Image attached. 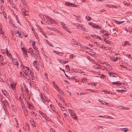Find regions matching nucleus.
I'll return each mask as SVG.
<instances>
[{
	"label": "nucleus",
	"instance_id": "52",
	"mask_svg": "<svg viewBox=\"0 0 132 132\" xmlns=\"http://www.w3.org/2000/svg\"><path fill=\"white\" fill-rule=\"evenodd\" d=\"M99 27V26L98 25L95 26V27H94V28H98V27Z\"/></svg>",
	"mask_w": 132,
	"mask_h": 132
},
{
	"label": "nucleus",
	"instance_id": "51",
	"mask_svg": "<svg viewBox=\"0 0 132 132\" xmlns=\"http://www.w3.org/2000/svg\"><path fill=\"white\" fill-rule=\"evenodd\" d=\"M32 45L33 46H34V45L35 44V42H34V41L33 42H32Z\"/></svg>",
	"mask_w": 132,
	"mask_h": 132
},
{
	"label": "nucleus",
	"instance_id": "49",
	"mask_svg": "<svg viewBox=\"0 0 132 132\" xmlns=\"http://www.w3.org/2000/svg\"><path fill=\"white\" fill-rule=\"evenodd\" d=\"M27 103L28 105V106L29 105H30V102L28 101H27Z\"/></svg>",
	"mask_w": 132,
	"mask_h": 132
},
{
	"label": "nucleus",
	"instance_id": "2",
	"mask_svg": "<svg viewBox=\"0 0 132 132\" xmlns=\"http://www.w3.org/2000/svg\"><path fill=\"white\" fill-rule=\"evenodd\" d=\"M109 75H110V77H117V76H118V75L116 73H112L110 72L109 73Z\"/></svg>",
	"mask_w": 132,
	"mask_h": 132
},
{
	"label": "nucleus",
	"instance_id": "40",
	"mask_svg": "<svg viewBox=\"0 0 132 132\" xmlns=\"http://www.w3.org/2000/svg\"><path fill=\"white\" fill-rule=\"evenodd\" d=\"M16 60H14V62L16 63H14V64L15 65H18V63H17L16 62H15V61H16Z\"/></svg>",
	"mask_w": 132,
	"mask_h": 132
},
{
	"label": "nucleus",
	"instance_id": "50",
	"mask_svg": "<svg viewBox=\"0 0 132 132\" xmlns=\"http://www.w3.org/2000/svg\"><path fill=\"white\" fill-rule=\"evenodd\" d=\"M2 24H0V30H2Z\"/></svg>",
	"mask_w": 132,
	"mask_h": 132
},
{
	"label": "nucleus",
	"instance_id": "62",
	"mask_svg": "<svg viewBox=\"0 0 132 132\" xmlns=\"http://www.w3.org/2000/svg\"><path fill=\"white\" fill-rule=\"evenodd\" d=\"M13 108H12L13 110H15V106H13Z\"/></svg>",
	"mask_w": 132,
	"mask_h": 132
},
{
	"label": "nucleus",
	"instance_id": "16",
	"mask_svg": "<svg viewBox=\"0 0 132 132\" xmlns=\"http://www.w3.org/2000/svg\"><path fill=\"white\" fill-rule=\"evenodd\" d=\"M3 107L4 108V111H5V113H7V109L6 108V106L5 105H4L3 106Z\"/></svg>",
	"mask_w": 132,
	"mask_h": 132
},
{
	"label": "nucleus",
	"instance_id": "11",
	"mask_svg": "<svg viewBox=\"0 0 132 132\" xmlns=\"http://www.w3.org/2000/svg\"><path fill=\"white\" fill-rule=\"evenodd\" d=\"M90 36L95 38L96 39H98V36L97 35H91Z\"/></svg>",
	"mask_w": 132,
	"mask_h": 132
},
{
	"label": "nucleus",
	"instance_id": "4",
	"mask_svg": "<svg viewBox=\"0 0 132 132\" xmlns=\"http://www.w3.org/2000/svg\"><path fill=\"white\" fill-rule=\"evenodd\" d=\"M2 93L5 96H8V93L5 90H2Z\"/></svg>",
	"mask_w": 132,
	"mask_h": 132
},
{
	"label": "nucleus",
	"instance_id": "8",
	"mask_svg": "<svg viewBox=\"0 0 132 132\" xmlns=\"http://www.w3.org/2000/svg\"><path fill=\"white\" fill-rule=\"evenodd\" d=\"M22 14L24 16H28V15L27 12L24 10L23 11Z\"/></svg>",
	"mask_w": 132,
	"mask_h": 132
},
{
	"label": "nucleus",
	"instance_id": "53",
	"mask_svg": "<svg viewBox=\"0 0 132 132\" xmlns=\"http://www.w3.org/2000/svg\"><path fill=\"white\" fill-rule=\"evenodd\" d=\"M104 93L105 94H107V93H108V92L106 91V90H104Z\"/></svg>",
	"mask_w": 132,
	"mask_h": 132
},
{
	"label": "nucleus",
	"instance_id": "9",
	"mask_svg": "<svg viewBox=\"0 0 132 132\" xmlns=\"http://www.w3.org/2000/svg\"><path fill=\"white\" fill-rule=\"evenodd\" d=\"M114 22L116 24H119L120 23H121L123 22H124V21H122L121 22H119V21L117 20H114Z\"/></svg>",
	"mask_w": 132,
	"mask_h": 132
},
{
	"label": "nucleus",
	"instance_id": "35",
	"mask_svg": "<svg viewBox=\"0 0 132 132\" xmlns=\"http://www.w3.org/2000/svg\"><path fill=\"white\" fill-rule=\"evenodd\" d=\"M52 83H53V86H54L55 87V85H56V83L54 81H53V82Z\"/></svg>",
	"mask_w": 132,
	"mask_h": 132
},
{
	"label": "nucleus",
	"instance_id": "18",
	"mask_svg": "<svg viewBox=\"0 0 132 132\" xmlns=\"http://www.w3.org/2000/svg\"><path fill=\"white\" fill-rule=\"evenodd\" d=\"M31 115L32 116H34V115H35V117H36V114H35V113L34 112H31Z\"/></svg>",
	"mask_w": 132,
	"mask_h": 132
},
{
	"label": "nucleus",
	"instance_id": "58",
	"mask_svg": "<svg viewBox=\"0 0 132 132\" xmlns=\"http://www.w3.org/2000/svg\"><path fill=\"white\" fill-rule=\"evenodd\" d=\"M80 25L81 24H76V26H77V27H80Z\"/></svg>",
	"mask_w": 132,
	"mask_h": 132
},
{
	"label": "nucleus",
	"instance_id": "34",
	"mask_svg": "<svg viewBox=\"0 0 132 132\" xmlns=\"http://www.w3.org/2000/svg\"><path fill=\"white\" fill-rule=\"evenodd\" d=\"M3 57H0V61L1 62H2L4 60V59L3 58Z\"/></svg>",
	"mask_w": 132,
	"mask_h": 132
},
{
	"label": "nucleus",
	"instance_id": "12",
	"mask_svg": "<svg viewBox=\"0 0 132 132\" xmlns=\"http://www.w3.org/2000/svg\"><path fill=\"white\" fill-rule=\"evenodd\" d=\"M30 122L31 123V124H32V125H33L34 126V125H35L34 126L35 127L36 126V125H35V122H34V121L32 120H30Z\"/></svg>",
	"mask_w": 132,
	"mask_h": 132
},
{
	"label": "nucleus",
	"instance_id": "24",
	"mask_svg": "<svg viewBox=\"0 0 132 132\" xmlns=\"http://www.w3.org/2000/svg\"><path fill=\"white\" fill-rule=\"evenodd\" d=\"M7 63V62H4L3 63H1V66H2L3 65H5Z\"/></svg>",
	"mask_w": 132,
	"mask_h": 132
},
{
	"label": "nucleus",
	"instance_id": "32",
	"mask_svg": "<svg viewBox=\"0 0 132 132\" xmlns=\"http://www.w3.org/2000/svg\"><path fill=\"white\" fill-rule=\"evenodd\" d=\"M11 86L12 88H13V89H14L15 88V87L14 85L13 84H11Z\"/></svg>",
	"mask_w": 132,
	"mask_h": 132
},
{
	"label": "nucleus",
	"instance_id": "44",
	"mask_svg": "<svg viewBox=\"0 0 132 132\" xmlns=\"http://www.w3.org/2000/svg\"><path fill=\"white\" fill-rule=\"evenodd\" d=\"M4 33L3 32V30L2 29V30H0V34H3Z\"/></svg>",
	"mask_w": 132,
	"mask_h": 132
},
{
	"label": "nucleus",
	"instance_id": "30",
	"mask_svg": "<svg viewBox=\"0 0 132 132\" xmlns=\"http://www.w3.org/2000/svg\"><path fill=\"white\" fill-rule=\"evenodd\" d=\"M63 60H62L60 59V60H59V61L60 63H63L64 62L63 61Z\"/></svg>",
	"mask_w": 132,
	"mask_h": 132
},
{
	"label": "nucleus",
	"instance_id": "7",
	"mask_svg": "<svg viewBox=\"0 0 132 132\" xmlns=\"http://www.w3.org/2000/svg\"><path fill=\"white\" fill-rule=\"evenodd\" d=\"M55 88L59 93H60L61 94H62L63 93L62 92V91L57 86H56L55 87Z\"/></svg>",
	"mask_w": 132,
	"mask_h": 132
},
{
	"label": "nucleus",
	"instance_id": "25",
	"mask_svg": "<svg viewBox=\"0 0 132 132\" xmlns=\"http://www.w3.org/2000/svg\"><path fill=\"white\" fill-rule=\"evenodd\" d=\"M61 24L63 26V28H64V27H65L64 26H65V24L63 22H61Z\"/></svg>",
	"mask_w": 132,
	"mask_h": 132
},
{
	"label": "nucleus",
	"instance_id": "29",
	"mask_svg": "<svg viewBox=\"0 0 132 132\" xmlns=\"http://www.w3.org/2000/svg\"><path fill=\"white\" fill-rule=\"evenodd\" d=\"M65 68L66 69H68L69 70H70V69H69V65H66L65 66Z\"/></svg>",
	"mask_w": 132,
	"mask_h": 132
},
{
	"label": "nucleus",
	"instance_id": "37",
	"mask_svg": "<svg viewBox=\"0 0 132 132\" xmlns=\"http://www.w3.org/2000/svg\"><path fill=\"white\" fill-rule=\"evenodd\" d=\"M68 111L70 112V113L71 114V112H74V111H72V110H71L70 109H69Z\"/></svg>",
	"mask_w": 132,
	"mask_h": 132
},
{
	"label": "nucleus",
	"instance_id": "48",
	"mask_svg": "<svg viewBox=\"0 0 132 132\" xmlns=\"http://www.w3.org/2000/svg\"><path fill=\"white\" fill-rule=\"evenodd\" d=\"M70 58L72 59L74 57V56L73 55H70Z\"/></svg>",
	"mask_w": 132,
	"mask_h": 132
},
{
	"label": "nucleus",
	"instance_id": "38",
	"mask_svg": "<svg viewBox=\"0 0 132 132\" xmlns=\"http://www.w3.org/2000/svg\"><path fill=\"white\" fill-rule=\"evenodd\" d=\"M61 110L62 111H64L65 110V109L64 107H61Z\"/></svg>",
	"mask_w": 132,
	"mask_h": 132
},
{
	"label": "nucleus",
	"instance_id": "31",
	"mask_svg": "<svg viewBox=\"0 0 132 132\" xmlns=\"http://www.w3.org/2000/svg\"><path fill=\"white\" fill-rule=\"evenodd\" d=\"M87 80V79H82L81 80V81H82V82H85V81Z\"/></svg>",
	"mask_w": 132,
	"mask_h": 132
},
{
	"label": "nucleus",
	"instance_id": "56",
	"mask_svg": "<svg viewBox=\"0 0 132 132\" xmlns=\"http://www.w3.org/2000/svg\"><path fill=\"white\" fill-rule=\"evenodd\" d=\"M2 13L4 15L5 14V13L4 11H2Z\"/></svg>",
	"mask_w": 132,
	"mask_h": 132
},
{
	"label": "nucleus",
	"instance_id": "22",
	"mask_svg": "<svg viewBox=\"0 0 132 132\" xmlns=\"http://www.w3.org/2000/svg\"><path fill=\"white\" fill-rule=\"evenodd\" d=\"M48 29L55 31H56L57 30H56L54 28H49Z\"/></svg>",
	"mask_w": 132,
	"mask_h": 132
},
{
	"label": "nucleus",
	"instance_id": "41",
	"mask_svg": "<svg viewBox=\"0 0 132 132\" xmlns=\"http://www.w3.org/2000/svg\"><path fill=\"white\" fill-rule=\"evenodd\" d=\"M21 67H23L24 69L26 68L27 67H26L25 66H24L23 65H21Z\"/></svg>",
	"mask_w": 132,
	"mask_h": 132
},
{
	"label": "nucleus",
	"instance_id": "55",
	"mask_svg": "<svg viewBox=\"0 0 132 132\" xmlns=\"http://www.w3.org/2000/svg\"><path fill=\"white\" fill-rule=\"evenodd\" d=\"M26 92L27 93H28V92L29 91L28 90V89H27V88H26Z\"/></svg>",
	"mask_w": 132,
	"mask_h": 132
},
{
	"label": "nucleus",
	"instance_id": "59",
	"mask_svg": "<svg viewBox=\"0 0 132 132\" xmlns=\"http://www.w3.org/2000/svg\"><path fill=\"white\" fill-rule=\"evenodd\" d=\"M94 44H96V45H97V46H98V45H99V44H97V42H94Z\"/></svg>",
	"mask_w": 132,
	"mask_h": 132
},
{
	"label": "nucleus",
	"instance_id": "17",
	"mask_svg": "<svg viewBox=\"0 0 132 132\" xmlns=\"http://www.w3.org/2000/svg\"><path fill=\"white\" fill-rule=\"evenodd\" d=\"M89 24L94 28L95 27V24L91 22L89 23Z\"/></svg>",
	"mask_w": 132,
	"mask_h": 132
},
{
	"label": "nucleus",
	"instance_id": "10",
	"mask_svg": "<svg viewBox=\"0 0 132 132\" xmlns=\"http://www.w3.org/2000/svg\"><path fill=\"white\" fill-rule=\"evenodd\" d=\"M46 18L47 17V18H48V20L49 21H51L52 22H53L54 23L55 22H54V20L53 19H52L50 18L49 17H48V16H46Z\"/></svg>",
	"mask_w": 132,
	"mask_h": 132
},
{
	"label": "nucleus",
	"instance_id": "26",
	"mask_svg": "<svg viewBox=\"0 0 132 132\" xmlns=\"http://www.w3.org/2000/svg\"><path fill=\"white\" fill-rule=\"evenodd\" d=\"M122 109H126L127 110H128L129 109V108H128L127 107L126 108L125 107H123L122 108Z\"/></svg>",
	"mask_w": 132,
	"mask_h": 132
},
{
	"label": "nucleus",
	"instance_id": "20",
	"mask_svg": "<svg viewBox=\"0 0 132 132\" xmlns=\"http://www.w3.org/2000/svg\"><path fill=\"white\" fill-rule=\"evenodd\" d=\"M44 97L45 98V99L44 100V101H43V100H42L43 101V102H49L50 101V100H46V99L47 98L45 96H44Z\"/></svg>",
	"mask_w": 132,
	"mask_h": 132
},
{
	"label": "nucleus",
	"instance_id": "5",
	"mask_svg": "<svg viewBox=\"0 0 132 132\" xmlns=\"http://www.w3.org/2000/svg\"><path fill=\"white\" fill-rule=\"evenodd\" d=\"M111 82L112 84H117L118 85H121V83L119 82H120L119 81H116L115 82H112V81H110Z\"/></svg>",
	"mask_w": 132,
	"mask_h": 132
},
{
	"label": "nucleus",
	"instance_id": "63",
	"mask_svg": "<svg viewBox=\"0 0 132 132\" xmlns=\"http://www.w3.org/2000/svg\"><path fill=\"white\" fill-rule=\"evenodd\" d=\"M71 79L74 80L76 78H75V77H71Z\"/></svg>",
	"mask_w": 132,
	"mask_h": 132
},
{
	"label": "nucleus",
	"instance_id": "27",
	"mask_svg": "<svg viewBox=\"0 0 132 132\" xmlns=\"http://www.w3.org/2000/svg\"><path fill=\"white\" fill-rule=\"evenodd\" d=\"M0 9L2 10H3L4 11V7L2 6H1L0 7Z\"/></svg>",
	"mask_w": 132,
	"mask_h": 132
},
{
	"label": "nucleus",
	"instance_id": "33",
	"mask_svg": "<svg viewBox=\"0 0 132 132\" xmlns=\"http://www.w3.org/2000/svg\"><path fill=\"white\" fill-rule=\"evenodd\" d=\"M118 59V57H117L116 58H114L113 59L114 61V62L116 61L117 59Z\"/></svg>",
	"mask_w": 132,
	"mask_h": 132
},
{
	"label": "nucleus",
	"instance_id": "21",
	"mask_svg": "<svg viewBox=\"0 0 132 132\" xmlns=\"http://www.w3.org/2000/svg\"><path fill=\"white\" fill-rule=\"evenodd\" d=\"M36 63H37V62H36V61H35L34 62L33 64H34V65L35 67H36V68L37 67V65H36Z\"/></svg>",
	"mask_w": 132,
	"mask_h": 132
},
{
	"label": "nucleus",
	"instance_id": "1",
	"mask_svg": "<svg viewBox=\"0 0 132 132\" xmlns=\"http://www.w3.org/2000/svg\"><path fill=\"white\" fill-rule=\"evenodd\" d=\"M65 4L67 6H71L73 7H76L77 5L75 4L69 2H67L65 3Z\"/></svg>",
	"mask_w": 132,
	"mask_h": 132
},
{
	"label": "nucleus",
	"instance_id": "23",
	"mask_svg": "<svg viewBox=\"0 0 132 132\" xmlns=\"http://www.w3.org/2000/svg\"><path fill=\"white\" fill-rule=\"evenodd\" d=\"M31 52L32 53H33V50L31 48H29V52Z\"/></svg>",
	"mask_w": 132,
	"mask_h": 132
},
{
	"label": "nucleus",
	"instance_id": "57",
	"mask_svg": "<svg viewBox=\"0 0 132 132\" xmlns=\"http://www.w3.org/2000/svg\"><path fill=\"white\" fill-rule=\"evenodd\" d=\"M127 44V43H126V42H125L123 46H125Z\"/></svg>",
	"mask_w": 132,
	"mask_h": 132
},
{
	"label": "nucleus",
	"instance_id": "64",
	"mask_svg": "<svg viewBox=\"0 0 132 132\" xmlns=\"http://www.w3.org/2000/svg\"><path fill=\"white\" fill-rule=\"evenodd\" d=\"M105 11V10H104L102 9L100 11V12H103Z\"/></svg>",
	"mask_w": 132,
	"mask_h": 132
},
{
	"label": "nucleus",
	"instance_id": "60",
	"mask_svg": "<svg viewBox=\"0 0 132 132\" xmlns=\"http://www.w3.org/2000/svg\"><path fill=\"white\" fill-rule=\"evenodd\" d=\"M17 33L18 34H19V35H18L19 36H19H20L21 35V33L20 32V33L19 32V31H18V32H17Z\"/></svg>",
	"mask_w": 132,
	"mask_h": 132
},
{
	"label": "nucleus",
	"instance_id": "6",
	"mask_svg": "<svg viewBox=\"0 0 132 132\" xmlns=\"http://www.w3.org/2000/svg\"><path fill=\"white\" fill-rule=\"evenodd\" d=\"M39 113H40L42 115V116L43 117H45V119H46V115L45 114H44V113H43V112L39 110Z\"/></svg>",
	"mask_w": 132,
	"mask_h": 132
},
{
	"label": "nucleus",
	"instance_id": "14",
	"mask_svg": "<svg viewBox=\"0 0 132 132\" xmlns=\"http://www.w3.org/2000/svg\"><path fill=\"white\" fill-rule=\"evenodd\" d=\"M121 129H123L122 130L124 131L125 132H126L128 130V128H121Z\"/></svg>",
	"mask_w": 132,
	"mask_h": 132
},
{
	"label": "nucleus",
	"instance_id": "45",
	"mask_svg": "<svg viewBox=\"0 0 132 132\" xmlns=\"http://www.w3.org/2000/svg\"><path fill=\"white\" fill-rule=\"evenodd\" d=\"M80 27L82 29H83V25L81 24Z\"/></svg>",
	"mask_w": 132,
	"mask_h": 132
},
{
	"label": "nucleus",
	"instance_id": "15",
	"mask_svg": "<svg viewBox=\"0 0 132 132\" xmlns=\"http://www.w3.org/2000/svg\"><path fill=\"white\" fill-rule=\"evenodd\" d=\"M86 19L88 21H90L91 19V18L88 16H86Z\"/></svg>",
	"mask_w": 132,
	"mask_h": 132
},
{
	"label": "nucleus",
	"instance_id": "19",
	"mask_svg": "<svg viewBox=\"0 0 132 132\" xmlns=\"http://www.w3.org/2000/svg\"><path fill=\"white\" fill-rule=\"evenodd\" d=\"M21 50L22 51H24V53H25V54H26L27 55V54H26L27 51L25 50H24V48L23 47H22V48H21Z\"/></svg>",
	"mask_w": 132,
	"mask_h": 132
},
{
	"label": "nucleus",
	"instance_id": "47",
	"mask_svg": "<svg viewBox=\"0 0 132 132\" xmlns=\"http://www.w3.org/2000/svg\"><path fill=\"white\" fill-rule=\"evenodd\" d=\"M83 30L84 31H87L86 30V28L84 27V28H83Z\"/></svg>",
	"mask_w": 132,
	"mask_h": 132
},
{
	"label": "nucleus",
	"instance_id": "54",
	"mask_svg": "<svg viewBox=\"0 0 132 132\" xmlns=\"http://www.w3.org/2000/svg\"><path fill=\"white\" fill-rule=\"evenodd\" d=\"M7 56H9V57H10V56H11V54H10V53H8V55H7Z\"/></svg>",
	"mask_w": 132,
	"mask_h": 132
},
{
	"label": "nucleus",
	"instance_id": "46",
	"mask_svg": "<svg viewBox=\"0 0 132 132\" xmlns=\"http://www.w3.org/2000/svg\"><path fill=\"white\" fill-rule=\"evenodd\" d=\"M101 77L102 79H104V75H102L101 76Z\"/></svg>",
	"mask_w": 132,
	"mask_h": 132
},
{
	"label": "nucleus",
	"instance_id": "39",
	"mask_svg": "<svg viewBox=\"0 0 132 132\" xmlns=\"http://www.w3.org/2000/svg\"><path fill=\"white\" fill-rule=\"evenodd\" d=\"M31 54L33 55V56H34V57H35L37 55V54H35V53H33L32 54V53H31Z\"/></svg>",
	"mask_w": 132,
	"mask_h": 132
},
{
	"label": "nucleus",
	"instance_id": "13",
	"mask_svg": "<svg viewBox=\"0 0 132 132\" xmlns=\"http://www.w3.org/2000/svg\"><path fill=\"white\" fill-rule=\"evenodd\" d=\"M64 28H65V30L68 32L69 33H71L70 31L67 27H64Z\"/></svg>",
	"mask_w": 132,
	"mask_h": 132
},
{
	"label": "nucleus",
	"instance_id": "36",
	"mask_svg": "<svg viewBox=\"0 0 132 132\" xmlns=\"http://www.w3.org/2000/svg\"><path fill=\"white\" fill-rule=\"evenodd\" d=\"M10 3L11 5H12V6H13V5L14 3L13 1H12L11 2H10Z\"/></svg>",
	"mask_w": 132,
	"mask_h": 132
},
{
	"label": "nucleus",
	"instance_id": "61",
	"mask_svg": "<svg viewBox=\"0 0 132 132\" xmlns=\"http://www.w3.org/2000/svg\"><path fill=\"white\" fill-rule=\"evenodd\" d=\"M45 78H47V73H45Z\"/></svg>",
	"mask_w": 132,
	"mask_h": 132
},
{
	"label": "nucleus",
	"instance_id": "28",
	"mask_svg": "<svg viewBox=\"0 0 132 132\" xmlns=\"http://www.w3.org/2000/svg\"><path fill=\"white\" fill-rule=\"evenodd\" d=\"M104 31H105V30H104L102 29L100 31V32H101L102 33V34H103L104 33Z\"/></svg>",
	"mask_w": 132,
	"mask_h": 132
},
{
	"label": "nucleus",
	"instance_id": "42",
	"mask_svg": "<svg viewBox=\"0 0 132 132\" xmlns=\"http://www.w3.org/2000/svg\"><path fill=\"white\" fill-rule=\"evenodd\" d=\"M110 41L108 40H107L106 42V43L107 44H110Z\"/></svg>",
	"mask_w": 132,
	"mask_h": 132
},
{
	"label": "nucleus",
	"instance_id": "3",
	"mask_svg": "<svg viewBox=\"0 0 132 132\" xmlns=\"http://www.w3.org/2000/svg\"><path fill=\"white\" fill-rule=\"evenodd\" d=\"M71 114L73 118H75V119H77V116H76V114L75 113H73V112H72L71 113Z\"/></svg>",
	"mask_w": 132,
	"mask_h": 132
},
{
	"label": "nucleus",
	"instance_id": "43",
	"mask_svg": "<svg viewBox=\"0 0 132 132\" xmlns=\"http://www.w3.org/2000/svg\"><path fill=\"white\" fill-rule=\"evenodd\" d=\"M63 53L62 52H60L59 53V55L60 56H62L63 55Z\"/></svg>",
	"mask_w": 132,
	"mask_h": 132
}]
</instances>
